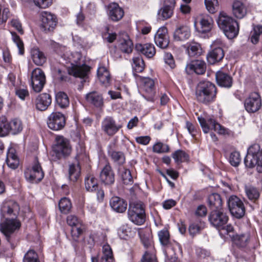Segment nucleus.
<instances>
[{"mask_svg":"<svg viewBox=\"0 0 262 262\" xmlns=\"http://www.w3.org/2000/svg\"><path fill=\"white\" fill-rule=\"evenodd\" d=\"M56 101L58 106L62 108H66L69 105L68 96L62 92H59L56 94Z\"/></svg>","mask_w":262,"mask_h":262,"instance_id":"ea45409f","label":"nucleus"},{"mask_svg":"<svg viewBox=\"0 0 262 262\" xmlns=\"http://www.w3.org/2000/svg\"><path fill=\"white\" fill-rule=\"evenodd\" d=\"M202 228L203 226L201 223H192L189 226V231L190 234L193 236L199 233Z\"/></svg>","mask_w":262,"mask_h":262,"instance_id":"338daca9","label":"nucleus"},{"mask_svg":"<svg viewBox=\"0 0 262 262\" xmlns=\"http://www.w3.org/2000/svg\"><path fill=\"white\" fill-rule=\"evenodd\" d=\"M108 155L112 161L119 165H122L125 162V157L122 151L111 150Z\"/></svg>","mask_w":262,"mask_h":262,"instance_id":"58836bf2","label":"nucleus"},{"mask_svg":"<svg viewBox=\"0 0 262 262\" xmlns=\"http://www.w3.org/2000/svg\"><path fill=\"white\" fill-rule=\"evenodd\" d=\"M86 101L98 108H101L104 105L103 98L102 95L96 91L89 93L85 96Z\"/></svg>","mask_w":262,"mask_h":262,"instance_id":"4be33fe9","label":"nucleus"},{"mask_svg":"<svg viewBox=\"0 0 262 262\" xmlns=\"http://www.w3.org/2000/svg\"><path fill=\"white\" fill-rule=\"evenodd\" d=\"M232 8L233 14L237 18H243L247 14V7L246 5L241 1H234Z\"/></svg>","mask_w":262,"mask_h":262,"instance_id":"cd10ccee","label":"nucleus"},{"mask_svg":"<svg viewBox=\"0 0 262 262\" xmlns=\"http://www.w3.org/2000/svg\"><path fill=\"white\" fill-rule=\"evenodd\" d=\"M205 4L208 11L210 13H214L219 8L217 0H205Z\"/></svg>","mask_w":262,"mask_h":262,"instance_id":"603ef678","label":"nucleus"},{"mask_svg":"<svg viewBox=\"0 0 262 262\" xmlns=\"http://www.w3.org/2000/svg\"><path fill=\"white\" fill-rule=\"evenodd\" d=\"M208 220L212 226L220 230L228 222V216L221 209L214 210L210 212Z\"/></svg>","mask_w":262,"mask_h":262,"instance_id":"9b49d317","label":"nucleus"},{"mask_svg":"<svg viewBox=\"0 0 262 262\" xmlns=\"http://www.w3.org/2000/svg\"><path fill=\"white\" fill-rule=\"evenodd\" d=\"M8 133L11 132L12 134H17L20 132L23 129L21 121L17 119L12 120L9 122Z\"/></svg>","mask_w":262,"mask_h":262,"instance_id":"37998d69","label":"nucleus"},{"mask_svg":"<svg viewBox=\"0 0 262 262\" xmlns=\"http://www.w3.org/2000/svg\"><path fill=\"white\" fill-rule=\"evenodd\" d=\"M85 188L88 191L94 192L99 187L97 179L92 174L88 175L84 179Z\"/></svg>","mask_w":262,"mask_h":262,"instance_id":"f704fd0d","label":"nucleus"},{"mask_svg":"<svg viewBox=\"0 0 262 262\" xmlns=\"http://www.w3.org/2000/svg\"><path fill=\"white\" fill-rule=\"evenodd\" d=\"M140 262H157L154 252L146 251L142 256Z\"/></svg>","mask_w":262,"mask_h":262,"instance_id":"69168bd1","label":"nucleus"},{"mask_svg":"<svg viewBox=\"0 0 262 262\" xmlns=\"http://www.w3.org/2000/svg\"><path fill=\"white\" fill-rule=\"evenodd\" d=\"M24 262H39L36 253L32 250H29L25 255Z\"/></svg>","mask_w":262,"mask_h":262,"instance_id":"bf43d9fd","label":"nucleus"},{"mask_svg":"<svg viewBox=\"0 0 262 262\" xmlns=\"http://www.w3.org/2000/svg\"><path fill=\"white\" fill-rule=\"evenodd\" d=\"M76 59L70 58L71 68L69 69V73L76 77L86 79L90 71V67L85 64H81L78 61L81 58V55L76 52L74 54Z\"/></svg>","mask_w":262,"mask_h":262,"instance_id":"0eeeda50","label":"nucleus"},{"mask_svg":"<svg viewBox=\"0 0 262 262\" xmlns=\"http://www.w3.org/2000/svg\"><path fill=\"white\" fill-rule=\"evenodd\" d=\"M120 49L124 53H130L133 50V43L128 35L125 32L119 35Z\"/></svg>","mask_w":262,"mask_h":262,"instance_id":"bb28decb","label":"nucleus"},{"mask_svg":"<svg viewBox=\"0 0 262 262\" xmlns=\"http://www.w3.org/2000/svg\"><path fill=\"white\" fill-rule=\"evenodd\" d=\"M109 18L114 21L120 20L124 15L123 10L117 3H112L108 6Z\"/></svg>","mask_w":262,"mask_h":262,"instance_id":"b1692460","label":"nucleus"},{"mask_svg":"<svg viewBox=\"0 0 262 262\" xmlns=\"http://www.w3.org/2000/svg\"><path fill=\"white\" fill-rule=\"evenodd\" d=\"M31 55L33 61L37 66H42L46 61V57L44 53L38 48L32 49Z\"/></svg>","mask_w":262,"mask_h":262,"instance_id":"72a5a7b5","label":"nucleus"},{"mask_svg":"<svg viewBox=\"0 0 262 262\" xmlns=\"http://www.w3.org/2000/svg\"><path fill=\"white\" fill-rule=\"evenodd\" d=\"M244 163L246 166L249 168L257 166V171L262 172V149L260 150L258 144H253L248 148Z\"/></svg>","mask_w":262,"mask_h":262,"instance_id":"20e7f679","label":"nucleus"},{"mask_svg":"<svg viewBox=\"0 0 262 262\" xmlns=\"http://www.w3.org/2000/svg\"><path fill=\"white\" fill-rule=\"evenodd\" d=\"M206 68V63L204 61L196 60L187 64L185 70L188 74H190L194 72L197 74L201 75L205 72Z\"/></svg>","mask_w":262,"mask_h":262,"instance_id":"5701e85b","label":"nucleus"},{"mask_svg":"<svg viewBox=\"0 0 262 262\" xmlns=\"http://www.w3.org/2000/svg\"><path fill=\"white\" fill-rule=\"evenodd\" d=\"M139 235L144 247L149 249L148 251L154 252L152 237L150 231L148 230L141 231L139 232Z\"/></svg>","mask_w":262,"mask_h":262,"instance_id":"2f4dec72","label":"nucleus"},{"mask_svg":"<svg viewBox=\"0 0 262 262\" xmlns=\"http://www.w3.org/2000/svg\"><path fill=\"white\" fill-rule=\"evenodd\" d=\"M51 97L49 94L47 93L41 94L36 99V107L39 111H45L51 104Z\"/></svg>","mask_w":262,"mask_h":262,"instance_id":"c756f323","label":"nucleus"},{"mask_svg":"<svg viewBox=\"0 0 262 262\" xmlns=\"http://www.w3.org/2000/svg\"><path fill=\"white\" fill-rule=\"evenodd\" d=\"M246 196L249 200L256 203L260 195V191L257 188L252 186H246L245 187Z\"/></svg>","mask_w":262,"mask_h":262,"instance_id":"e433bc0d","label":"nucleus"},{"mask_svg":"<svg viewBox=\"0 0 262 262\" xmlns=\"http://www.w3.org/2000/svg\"><path fill=\"white\" fill-rule=\"evenodd\" d=\"M110 205L114 211L118 213L125 211L127 206L126 201L118 196L112 197L110 200Z\"/></svg>","mask_w":262,"mask_h":262,"instance_id":"a878e982","label":"nucleus"},{"mask_svg":"<svg viewBox=\"0 0 262 262\" xmlns=\"http://www.w3.org/2000/svg\"><path fill=\"white\" fill-rule=\"evenodd\" d=\"M82 225L72 227L71 233L72 239L75 242L78 241L80 235L82 233Z\"/></svg>","mask_w":262,"mask_h":262,"instance_id":"680f3d73","label":"nucleus"},{"mask_svg":"<svg viewBox=\"0 0 262 262\" xmlns=\"http://www.w3.org/2000/svg\"><path fill=\"white\" fill-rule=\"evenodd\" d=\"M58 206L60 211L64 214L68 213L72 207L70 200L66 198H63L60 200Z\"/></svg>","mask_w":262,"mask_h":262,"instance_id":"09e8293b","label":"nucleus"},{"mask_svg":"<svg viewBox=\"0 0 262 262\" xmlns=\"http://www.w3.org/2000/svg\"><path fill=\"white\" fill-rule=\"evenodd\" d=\"M173 12V8L170 6L164 5L158 12V18L166 20L171 17Z\"/></svg>","mask_w":262,"mask_h":262,"instance_id":"79ce46f5","label":"nucleus"},{"mask_svg":"<svg viewBox=\"0 0 262 262\" xmlns=\"http://www.w3.org/2000/svg\"><path fill=\"white\" fill-rule=\"evenodd\" d=\"M9 122L5 117H0V137H4L8 133Z\"/></svg>","mask_w":262,"mask_h":262,"instance_id":"864d4df0","label":"nucleus"},{"mask_svg":"<svg viewBox=\"0 0 262 262\" xmlns=\"http://www.w3.org/2000/svg\"><path fill=\"white\" fill-rule=\"evenodd\" d=\"M135 50L148 58L152 57L156 53L155 47L151 43H137Z\"/></svg>","mask_w":262,"mask_h":262,"instance_id":"c85d7f7f","label":"nucleus"},{"mask_svg":"<svg viewBox=\"0 0 262 262\" xmlns=\"http://www.w3.org/2000/svg\"><path fill=\"white\" fill-rule=\"evenodd\" d=\"M7 83L10 89H14L21 84V81L19 78H16V74L14 72H10L7 77Z\"/></svg>","mask_w":262,"mask_h":262,"instance_id":"a19ab883","label":"nucleus"},{"mask_svg":"<svg viewBox=\"0 0 262 262\" xmlns=\"http://www.w3.org/2000/svg\"><path fill=\"white\" fill-rule=\"evenodd\" d=\"M217 23L228 38L232 39L237 35L239 29L237 21L225 13H220Z\"/></svg>","mask_w":262,"mask_h":262,"instance_id":"7ed1b4c3","label":"nucleus"},{"mask_svg":"<svg viewBox=\"0 0 262 262\" xmlns=\"http://www.w3.org/2000/svg\"><path fill=\"white\" fill-rule=\"evenodd\" d=\"M119 171L123 183L126 185L132 184L133 181L130 170L123 167L119 169Z\"/></svg>","mask_w":262,"mask_h":262,"instance_id":"49530a36","label":"nucleus"},{"mask_svg":"<svg viewBox=\"0 0 262 262\" xmlns=\"http://www.w3.org/2000/svg\"><path fill=\"white\" fill-rule=\"evenodd\" d=\"M81 172V168L78 162L72 163L69 165V178L73 181H76L79 178Z\"/></svg>","mask_w":262,"mask_h":262,"instance_id":"4c0bfd02","label":"nucleus"},{"mask_svg":"<svg viewBox=\"0 0 262 262\" xmlns=\"http://www.w3.org/2000/svg\"><path fill=\"white\" fill-rule=\"evenodd\" d=\"M198 121L205 133H208L210 129H213L219 134L227 133V130L213 119L205 120L202 117H198Z\"/></svg>","mask_w":262,"mask_h":262,"instance_id":"ddd939ff","label":"nucleus"},{"mask_svg":"<svg viewBox=\"0 0 262 262\" xmlns=\"http://www.w3.org/2000/svg\"><path fill=\"white\" fill-rule=\"evenodd\" d=\"M217 93L216 86L208 81L200 82L195 89V98L200 103L209 104L215 100Z\"/></svg>","mask_w":262,"mask_h":262,"instance_id":"f03ea898","label":"nucleus"},{"mask_svg":"<svg viewBox=\"0 0 262 262\" xmlns=\"http://www.w3.org/2000/svg\"><path fill=\"white\" fill-rule=\"evenodd\" d=\"M213 23V19L210 16L204 15L200 17L198 22H194V26L199 32L205 33L211 30Z\"/></svg>","mask_w":262,"mask_h":262,"instance_id":"aec40b11","label":"nucleus"},{"mask_svg":"<svg viewBox=\"0 0 262 262\" xmlns=\"http://www.w3.org/2000/svg\"><path fill=\"white\" fill-rule=\"evenodd\" d=\"M46 81V76L41 69L36 68L32 71L31 76V84L33 90L35 92L39 93L41 91Z\"/></svg>","mask_w":262,"mask_h":262,"instance_id":"9d476101","label":"nucleus"},{"mask_svg":"<svg viewBox=\"0 0 262 262\" xmlns=\"http://www.w3.org/2000/svg\"><path fill=\"white\" fill-rule=\"evenodd\" d=\"M102 129L108 136L115 135L121 128L117 125L114 119L111 117H106L102 122Z\"/></svg>","mask_w":262,"mask_h":262,"instance_id":"412c9836","label":"nucleus"},{"mask_svg":"<svg viewBox=\"0 0 262 262\" xmlns=\"http://www.w3.org/2000/svg\"><path fill=\"white\" fill-rule=\"evenodd\" d=\"M249 236L247 234H236L234 238L232 239L235 244L241 247L246 246L249 241Z\"/></svg>","mask_w":262,"mask_h":262,"instance_id":"de8ad7c7","label":"nucleus"},{"mask_svg":"<svg viewBox=\"0 0 262 262\" xmlns=\"http://www.w3.org/2000/svg\"><path fill=\"white\" fill-rule=\"evenodd\" d=\"M165 62L167 64L171 69L174 68L175 64L172 55L169 53H165L164 55Z\"/></svg>","mask_w":262,"mask_h":262,"instance_id":"774afa93","label":"nucleus"},{"mask_svg":"<svg viewBox=\"0 0 262 262\" xmlns=\"http://www.w3.org/2000/svg\"><path fill=\"white\" fill-rule=\"evenodd\" d=\"M15 91V94L21 100H24L27 97H29V93L27 89L21 88L20 85L16 89H14Z\"/></svg>","mask_w":262,"mask_h":262,"instance_id":"e2e57ef3","label":"nucleus"},{"mask_svg":"<svg viewBox=\"0 0 262 262\" xmlns=\"http://www.w3.org/2000/svg\"><path fill=\"white\" fill-rule=\"evenodd\" d=\"M220 231H221L223 234L228 235L231 239L234 238V236L236 235L234 233V228L231 225H226V224L224 226L223 228H221Z\"/></svg>","mask_w":262,"mask_h":262,"instance_id":"0e129e2a","label":"nucleus"},{"mask_svg":"<svg viewBox=\"0 0 262 262\" xmlns=\"http://www.w3.org/2000/svg\"><path fill=\"white\" fill-rule=\"evenodd\" d=\"M55 144L53 146V156L57 159H61L69 157L72 152V146L70 141L61 136L56 138Z\"/></svg>","mask_w":262,"mask_h":262,"instance_id":"423d86ee","label":"nucleus"},{"mask_svg":"<svg viewBox=\"0 0 262 262\" xmlns=\"http://www.w3.org/2000/svg\"><path fill=\"white\" fill-rule=\"evenodd\" d=\"M41 27L45 31H53L56 26L57 19L56 16L47 11H42L40 14Z\"/></svg>","mask_w":262,"mask_h":262,"instance_id":"f3484780","label":"nucleus"},{"mask_svg":"<svg viewBox=\"0 0 262 262\" xmlns=\"http://www.w3.org/2000/svg\"><path fill=\"white\" fill-rule=\"evenodd\" d=\"M130 221L137 225H142L145 221V205L141 201L130 202L127 211Z\"/></svg>","mask_w":262,"mask_h":262,"instance_id":"39448f33","label":"nucleus"},{"mask_svg":"<svg viewBox=\"0 0 262 262\" xmlns=\"http://www.w3.org/2000/svg\"><path fill=\"white\" fill-rule=\"evenodd\" d=\"M26 179L32 183L40 182L44 177V172L37 158H35L32 169H27L25 172Z\"/></svg>","mask_w":262,"mask_h":262,"instance_id":"f8f14e48","label":"nucleus"},{"mask_svg":"<svg viewBox=\"0 0 262 262\" xmlns=\"http://www.w3.org/2000/svg\"><path fill=\"white\" fill-rule=\"evenodd\" d=\"M132 67L134 71L137 73L142 72L144 70L145 64L141 56H138L133 58Z\"/></svg>","mask_w":262,"mask_h":262,"instance_id":"c03bdc74","label":"nucleus"},{"mask_svg":"<svg viewBox=\"0 0 262 262\" xmlns=\"http://www.w3.org/2000/svg\"><path fill=\"white\" fill-rule=\"evenodd\" d=\"M97 76L100 82L107 86L110 83V74L104 67H100L97 70Z\"/></svg>","mask_w":262,"mask_h":262,"instance_id":"c9c22d12","label":"nucleus"},{"mask_svg":"<svg viewBox=\"0 0 262 262\" xmlns=\"http://www.w3.org/2000/svg\"><path fill=\"white\" fill-rule=\"evenodd\" d=\"M229 161L231 165L233 166H238L241 161L239 152L236 151L231 152L229 157Z\"/></svg>","mask_w":262,"mask_h":262,"instance_id":"13d9d810","label":"nucleus"},{"mask_svg":"<svg viewBox=\"0 0 262 262\" xmlns=\"http://www.w3.org/2000/svg\"><path fill=\"white\" fill-rule=\"evenodd\" d=\"M228 206L231 214L237 219L243 217L245 214L243 202L236 195H232L228 200Z\"/></svg>","mask_w":262,"mask_h":262,"instance_id":"1a4fd4ad","label":"nucleus"},{"mask_svg":"<svg viewBox=\"0 0 262 262\" xmlns=\"http://www.w3.org/2000/svg\"><path fill=\"white\" fill-rule=\"evenodd\" d=\"M201 50L200 44L195 42L190 43L187 48V53L190 57H194L200 55Z\"/></svg>","mask_w":262,"mask_h":262,"instance_id":"a18cd8bd","label":"nucleus"},{"mask_svg":"<svg viewBox=\"0 0 262 262\" xmlns=\"http://www.w3.org/2000/svg\"><path fill=\"white\" fill-rule=\"evenodd\" d=\"M67 222L72 227L82 225L81 221L74 215H68L67 218Z\"/></svg>","mask_w":262,"mask_h":262,"instance_id":"052dcab7","label":"nucleus"},{"mask_svg":"<svg viewBox=\"0 0 262 262\" xmlns=\"http://www.w3.org/2000/svg\"><path fill=\"white\" fill-rule=\"evenodd\" d=\"M155 42L162 49L166 48L169 43L167 29L165 27L160 28L155 35Z\"/></svg>","mask_w":262,"mask_h":262,"instance_id":"6ab92c4d","label":"nucleus"},{"mask_svg":"<svg viewBox=\"0 0 262 262\" xmlns=\"http://www.w3.org/2000/svg\"><path fill=\"white\" fill-rule=\"evenodd\" d=\"M208 204L212 210L221 209L222 201L220 195L216 193L210 194L208 198Z\"/></svg>","mask_w":262,"mask_h":262,"instance_id":"473e14b6","label":"nucleus"},{"mask_svg":"<svg viewBox=\"0 0 262 262\" xmlns=\"http://www.w3.org/2000/svg\"><path fill=\"white\" fill-rule=\"evenodd\" d=\"M13 41L16 43L18 50L19 53L23 55L24 53V47L23 41L20 39L19 36H18L15 32H11Z\"/></svg>","mask_w":262,"mask_h":262,"instance_id":"6e6d98bb","label":"nucleus"},{"mask_svg":"<svg viewBox=\"0 0 262 262\" xmlns=\"http://www.w3.org/2000/svg\"><path fill=\"white\" fill-rule=\"evenodd\" d=\"M101 183L105 186H111L115 182V173L110 163H107L101 170L100 176Z\"/></svg>","mask_w":262,"mask_h":262,"instance_id":"a211bd4d","label":"nucleus"},{"mask_svg":"<svg viewBox=\"0 0 262 262\" xmlns=\"http://www.w3.org/2000/svg\"><path fill=\"white\" fill-rule=\"evenodd\" d=\"M224 46L221 39H217L212 42L211 45V50L207 55V61L209 64H214L223 59L225 55L223 49Z\"/></svg>","mask_w":262,"mask_h":262,"instance_id":"6e6552de","label":"nucleus"},{"mask_svg":"<svg viewBox=\"0 0 262 262\" xmlns=\"http://www.w3.org/2000/svg\"><path fill=\"white\" fill-rule=\"evenodd\" d=\"M118 234L120 238L126 239L132 236V232L127 225H123L118 229Z\"/></svg>","mask_w":262,"mask_h":262,"instance_id":"8fccbe9b","label":"nucleus"},{"mask_svg":"<svg viewBox=\"0 0 262 262\" xmlns=\"http://www.w3.org/2000/svg\"><path fill=\"white\" fill-rule=\"evenodd\" d=\"M190 28L188 26L181 25L175 30L173 38L177 41H185L190 37Z\"/></svg>","mask_w":262,"mask_h":262,"instance_id":"393cba45","label":"nucleus"},{"mask_svg":"<svg viewBox=\"0 0 262 262\" xmlns=\"http://www.w3.org/2000/svg\"><path fill=\"white\" fill-rule=\"evenodd\" d=\"M19 210L18 204L12 200L4 202L1 209L0 230L11 245L15 241L16 233L19 229L21 224L16 219H10L9 216L13 215L16 217Z\"/></svg>","mask_w":262,"mask_h":262,"instance_id":"f257e3e1","label":"nucleus"},{"mask_svg":"<svg viewBox=\"0 0 262 262\" xmlns=\"http://www.w3.org/2000/svg\"><path fill=\"white\" fill-rule=\"evenodd\" d=\"M172 158L176 163H182L188 160V155L184 151L178 150L172 154Z\"/></svg>","mask_w":262,"mask_h":262,"instance_id":"3c124183","label":"nucleus"},{"mask_svg":"<svg viewBox=\"0 0 262 262\" xmlns=\"http://www.w3.org/2000/svg\"><path fill=\"white\" fill-rule=\"evenodd\" d=\"M246 110L249 113H255L261 106V100L259 95L256 92L251 93L246 99L244 103Z\"/></svg>","mask_w":262,"mask_h":262,"instance_id":"dca6fc26","label":"nucleus"},{"mask_svg":"<svg viewBox=\"0 0 262 262\" xmlns=\"http://www.w3.org/2000/svg\"><path fill=\"white\" fill-rule=\"evenodd\" d=\"M47 124L49 128L53 130H60L66 125L65 117L61 113L53 112L48 117Z\"/></svg>","mask_w":262,"mask_h":262,"instance_id":"4468645a","label":"nucleus"},{"mask_svg":"<svg viewBox=\"0 0 262 262\" xmlns=\"http://www.w3.org/2000/svg\"><path fill=\"white\" fill-rule=\"evenodd\" d=\"M152 149L154 152L160 154L168 152L169 147L167 144L159 142L154 145Z\"/></svg>","mask_w":262,"mask_h":262,"instance_id":"5fc2aeb1","label":"nucleus"},{"mask_svg":"<svg viewBox=\"0 0 262 262\" xmlns=\"http://www.w3.org/2000/svg\"><path fill=\"white\" fill-rule=\"evenodd\" d=\"M215 77L219 85L227 88L232 86V78L229 74L222 71H218L216 73Z\"/></svg>","mask_w":262,"mask_h":262,"instance_id":"7c9ffc66","label":"nucleus"},{"mask_svg":"<svg viewBox=\"0 0 262 262\" xmlns=\"http://www.w3.org/2000/svg\"><path fill=\"white\" fill-rule=\"evenodd\" d=\"M159 240L162 245L168 246L169 243V234L166 230L160 231L158 233Z\"/></svg>","mask_w":262,"mask_h":262,"instance_id":"4d7b16f0","label":"nucleus"},{"mask_svg":"<svg viewBox=\"0 0 262 262\" xmlns=\"http://www.w3.org/2000/svg\"><path fill=\"white\" fill-rule=\"evenodd\" d=\"M142 88L145 92L143 96L149 101H154L155 97V81L149 77H141Z\"/></svg>","mask_w":262,"mask_h":262,"instance_id":"2eb2a0df","label":"nucleus"}]
</instances>
